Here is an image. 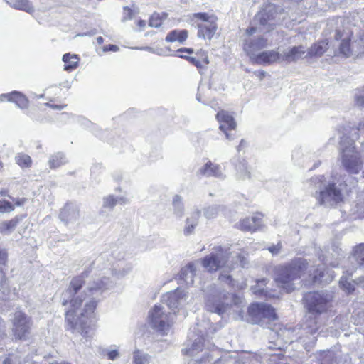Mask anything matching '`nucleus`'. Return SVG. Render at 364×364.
Instances as JSON below:
<instances>
[{
  "mask_svg": "<svg viewBox=\"0 0 364 364\" xmlns=\"http://www.w3.org/2000/svg\"><path fill=\"white\" fill-rule=\"evenodd\" d=\"M309 269L308 261L295 257L290 261L275 267L274 282L281 294H290L296 289L295 281L300 279Z\"/></svg>",
  "mask_w": 364,
  "mask_h": 364,
  "instance_id": "obj_1",
  "label": "nucleus"
},
{
  "mask_svg": "<svg viewBox=\"0 0 364 364\" xmlns=\"http://www.w3.org/2000/svg\"><path fill=\"white\" fill-rule=\"evenodd\" d=\"M88 274L89 272L85 271L80 274L73 277L67 289V292L72 298L69 301H63V305L65 306L68 304L70 305L69 309L65 312V322L69 329L75 328L77 324L75 318V313H77L82 306L83 299L81 296H77L76 294L85 285V278Z\"/></svg>",
  "mask_w": 364,
  "mask_h": 364,
  "instance_id": "obj_2",
  "label": "nucleus"
},
{
  "mask_svg": "<svg viewBox=\"0 0 364 364\" xmlns=\"http://www.w3.org/2000/svg\"><path fill=\"white\" fill-rule=\"evenodd\" d=\"M302 301L307 312L310 314L309 320L318 323V317L327 313L331 307V299L323 293L312 291L306 293Z\"/></svg>",
  "mask_w": 364,
  "mask_h": 364,
  "instance_id": "obj_3",
  "label": "nucleus"
},
{
  "mask_svg": "<svg viewBox=\"0 0 364 364\" xmlns=\"http://www.w3.org/2000/svg\"><path fill=\"white\" fill-rule=\"evenodd\" d=\"M353 38V32L347 28H343L336 31L335 39L340 41L338 48L333 53V56L349 58L353 53L355 48L358 53H364V38H361L359 41H355V45H353L351 40Z\"/></svg>",
  "mask_w": 364,
  "mask_h": 364,
  "instance_id": "obj_4",
  "label": "nucleus"
},
{
  "mask_svg": "<svg viewBox=\"0 0 364 364\" xmlns=\"http://www.w3.org/2000/svg\"><path fill=\"white\" fill-rule=\"evenodd\" d=\"M247 315L252 323L260 326L278 320L276 309L270 304L262 302L250 304L247 309Z\"/></svg>",
  "mask_w": 364,
  "mask_h": 364,
  "instance_id": "obj_5",
  "label": "nucleus"
},
{
  "mask_svg": "<svg viewBox=\"0 0 364 364\" xmlns=\"http://www.w3.org/2000/svg\"><path fill=\"white\" fill-rule=\"evenodd\" d=\"M230 253L221 247H217L214 252L200 259L202 267L209 273H215L228 266Z\"/></svg>",
  "mask_w": 364,
  "mask_h": 364,
  "instance_id": "obj_6",
  "label": "nucleus"
},
{
  "mask_svg": "<svg viewBox=\"0 0 364 364\" xmlns=\"http://www.w3.org/2000/svg\"><path fill=\"white\" fill-rule=\"evenodd\" d=\"M169 316L170 314L164 313L160 306L154 305L149 313V321L154 329L165 334L171 326Z\"/></svg>",
  "mask_w": 364,
  "mask_h": 364,
  "instance_id": "obj_7",
  "label": "nucleus"
},
{
  "mask_svg": "<svg viewBox=\"0 0 364 364\" xmlns=\"http://www.w3.org/2000/svg\"><path fill=\"white\" fill-rule=\"evenodd\" d=\"M31 319L22 311H17L14 314L13 321V334L17 340H25L29 333Z\"/></svg>",
  "mask_w": 364,
  "mask_h": 364,
  "instance_id": "obj_8",
  "label": "nucleus"
},
{
  "mask_svg": "<svg viewBox=\"0 0 364 364\" xmlns=\"http://www.w3.org/2000/svg\"><path fill=\"white\" fill-rule=\"evenodd\" d=\"M97 301L92 299L85 304L83 310L80 314V317H77L75 316L77 324L75 329L78 328L80 333L84 336L88 334L90 326L89 325H87V322L85 321L82 318L91 316L94 314L97 308ZM73 330H74V328Z\"/></svg>",
  "mask_w": 364,
  "mask_h": 364,
  "instance_id": "obj_9",
  "label": "nucleus"
},
{
  "mask_svg": "<svg viewBox=\"0 0 364 364\" xmlns=\"http://www.w3.org/2000/svg\"><path fill=\"white\" fill-rule=\"evenodd\" d=\"M262 220L263 214L257 212L251 216L241 219L236 225V228L243 232H254L262 227Z\"/></svg>",
  "mask_w": 364,
  "mask_h": 364,
  "instance_id": "obj_10",
  "label": "nucleus"
},
{
  "mask_svg": "<svg viewBox=\"0 0 364 364\" xmlns=\"http://www.w3.org/2000/svg\"><path fill=\"white\" fill-rule=\"evenodd\" d=\"M215 118L219 123V129L222 131L228 139H231L230 131L235 130L237 123L233 116L226 110H220L217 112Z\"/></svg>",
  "mask_w": 364,
  "mask_h": 364,
  "instance_id": "obj_11",
  "label": "nucleus"
},
{
  "mask_svg": "<svg viewBox=\"0 0 364 364\" xmlns=\"http://www.w3.org/2000/svg\"><path fill=\"white\" fill-rule=\"evenodd\" d=\"M6 197H11L9 196V191L6 188H2L0 190V213H6L13 212L16 206L23 205L26 202L25 198H13V201L11 202L5 199Z\"/></svg>",
  "mask_w": 364,
  "mask_h": 364,
  "instance_id": "obj_12",
  "label": "nucleus"
},
{
  "mask_svg": "<svg viewBox=\"0 0 364 364\" xmlns=\"http://www.w3.org/2000/svg\"><path fill=\"white\" fill-rule=\"evenodd\" d=\"M328 198H330L336 203L342 202L343 200V194L340 189L337 188L335 183L328 184L325 190L318 193L316 199L320 205L324 204Z\"/></svg>",
  "mask_w": 364,
  "mask_h": 364,
  "instance_id": "obj_13",
  "label": "nucleus"
},
{
  "mask_svg": "<svg viewBox=\"0 0 364 364\" xmlns=\"http://www.w3.org/2000/svg\"><path fill=\"white\" fill-rule=\"evenodd\" d=\"M342 164L348 172L354 174L359 173L363 165L358 153L354 151H352L350 154L343 155Z\"/></svg>",
  "mask_w": 364,
  "mask_h": 364,
  "instance_id": "obj_14",
  "label": "nucleus"
},
{
  "mask_svg": "<svg viewBox=\"0 0 364 364\" xmlns=\"http://www.w3.org/2000/svg\"><path fill=\"white\" fill-rule=\"evenodd\" d=\"M268 282V279L264 278L258 279L255 285L252 287L253 294L259 297L265 299L279 298V296L275 294V290L267 287Z\"/></svg>",
  "mask_w": 364,
  "mask_h": 364,
  "instance_id": "obj_15",
  "label": "nucleus"
},
{
  "mask_svg": "<svg viewBox=\"0 0 364 364\" xmlns=\"http://www.w3.org/2000/svg\"><path fill=\"white\" fill-rule=\"evenodd\" d=\"M181 58L186 59L191 64L196 66L201 72L209 63L208 56L205 51L200 50L196 53L195 56L179 55Z\"/></svg>",
  "mask_w": 364,
  "mask_h": 364,
  "instance_id": "obj_16",
  "label": "nucleus"
},
{
  "mask_svg": "<svg viewBox=\"0 0 364 364\" xmlns=\"http://www.w3.org/2000/svg\"><path fill=\"white\" fill-rule=\"evenodd\" d=\"M268 39L264 37H259L255 40H245L243 44V50L248 55L267 48Z\"/></svg>",
  "mask_w": 364,
  "mask_h": 364,
  "instance_id": "obj_17",
  "label": "nucleus"
},
{
  "mask_svg": "<svg viewBox=\"0 0 364 364\" xmlns=\"http://www.w3.org/2000/svg\"><path fill=\"white\" fill-rule=\"evenodd\" d=\"M279 59V53L274 50L263 51L252 58V63L258 65H269Z\"/></svg>",
  "mask_w": 364,
  "mask_h": 364,
  "instance_id": "obj_18",
  "label": "nucleus"
},
{
  "mask_svg": "<svg viewBox=\"0 0 364 364\" xmlns=\"http://www.w3.org/2000/svg\"><path fill=\"white\" fill-rule=\"evenodd\" d=\"M1 101H9L16 103L21 108H25L28 105V100L22 93L13 91L9 93L2 94L0 95Z\"/></svg>",
  "mask_w": 364,
  "mask_h": 364,
  "instance_id": "obj_19",
  "label": "nucleus"
},
{
  "mask_svg": "<svg viewBox=\"0 0 364 364\" xmlns=\"http://www.w3.org/2000/svg\"><path fill=\"white\" fill-rule=\"evenodd\" d=\"M329 48V41L326 38L319 40L311 45L307 55L309 57H321Z\"/></svg>",
  "mask_w": 364,
  "mask_h": 364,
  "instance_id": "obj_20",
  "label": "nucleus"
},
{
  "mask_svg": "<svg viewBox=\"0 0 364 364\" xmlns=\"http://www.w3.org/2000/svg\"><path fill=\"white\" fill-rule=\"evenodd\" d=\"M26 217L27 214L17 215L11 220L0 223V232L8 233L12 231Z\"/></svg>",
  "mask_w": 364,
  "mask_h": 364,
  "instance_id": "obj_21",
  "label": "nucleus"
},
{
  "mask_svg": "<svg viewBox=\"0 0 364 364\" xmlns=\"http://www.w3.org/2000/svg\"><path fill=\"white\" fill-rule=\"evenodd\" d=\"M274 9L272 4L265 5L256 14L255 19L259 23H267L273 18Z\"/></svg>",
  "mask_w": 364,
  "mask_h": 364,
  "instance_id": "obj_22",
  "label": "nucleus"
},
{
  "mask_svg": "<svg viewBox=\"0 0 364 364\" xmlns=\"http://www.w3.org/2000/svg\"><path fill=\"white\" fill-rule=\"evenodd\" d=\"M188 32L186 29L178 30L175 29L170 31L166 36V41L168 43L178 42L183 43L188 38Z\"/></svg>",
  "mask_w": 364,
  "mask_h": 364,
  "instance_id": "obj_23",
  "label": "nucleus"
},
{
  "mask_svg": "<svg viewBox=\"0 0 364 364\" xmlns=\"http://www.w3.org/2000/svg\"><path fill=\"white\" fill-rule=\"evenodd\" d=\"M198 174L201 176H219L220 175V166L209 161L199 169Z\"/></svg>",
  "mask_w": 364,
  "mask_h": 364,
  "instance_id": "obj_24",
  "label": "nucleus"
},
{
  "mask_svg": "<svg viewBox=\"0 0 364 364\" xmlns=\"http://www.w3.org/2000/svg\"><path fill=\"white\" fill-rule=\"evenodd\" d=\"M64 62V70L68 72L75 70L80 62V58L77 55L66 53L63 56Z\"/></svg>",
  "mask_w": 364,
  "mask_h": 364,
  "instance_id": "obj_25",
  "label": "nucleus"
},
{
  "mask_svg": "<svg viewBox=\"0 0 364 364\" xmlns=\"http://www.w3.org/2000/svg\"><path fill=\"white\" fill-rule=\"evenodd\" d=\"M305 53L306 51L304 46H294L284 54V58L287 61H296L302 58Z\"/></svg>",
  "mask_w": 364,
  "mask_h": 364,
  "instance_id": "obj_26",
  "label": "nucleus"
},
{
  "mask_svg": "<svg viewBox=\"0 0 364 364\" xmlns=\"http://www.w3.org/2000/svg\"><path fill=\"white\" fill-rule=\"evenodd\" d=\"M217 26L215 24H199L198 36L204 39H210L215 33Z\"/></svg>",
  "mask_w": 364,
  "mask_h": 364,
  "instance_id": "obj_27",
  "label": "nucleus"
},
{
  "mask_svg": "<svg viewBox=\"0 0 364 364\" xmlns=\"http://www.w3.org/2000/svg\"><path fill=\"white\" fill-rule=\"evenodd\" d=\"M10 5L16 9L22 10L31 14L34 12V7L28 0H11Z\"/></svg>",
  "mask_w": 364,
  "mask_h": 364,
  "instance_id": "obj_28",
  "label": "nucleus"
},
{
  "mask_svg": "<svg viewBox=\"0 0 364 364\" xmlns=\"http://www.w3.org/2000/svg\"><path fill=\"white\" fill-rule=\"evenodd\" d=\"M16 164L21 168H28L32 166L33 161L31 157L25 153H18L15 156Z\"/></svg>",
  "mask_w": 364,
  "mask_h": 364,
  "instance_id": "obj_29",
  "label": "nucleus"
},
{
  "mask_svg": "<svg viewBox=\"0 0 364 364\" xmlns=\"http://www.w3.org/2000/svg\"><path fill=\"white\" fill-rule=\"evenodd\" d=\"M139 13V9L134 5L132 7L124 6L123 8V19L124 21L132 20Z\"/></svg>",
  "mask_w": 364,
  "mask_h": 364,
  "instance_id": "obj_30",
  "label": "nucleus"
},
{
  "mask_svg": "<svg viewBox=\"0 0 364 364\" xmlns=\"http://www.w3.org/2000/svg\"><path fill=\"white\" fill-rule=\"evenodd\" d=\"M64 164V156L60 154L53 155L49 160V166L51 168H57Z\"/></svg>",
  "mask_w": 364,
  "mask_h": 364,
  "instance_id": "obj_31",
  "label": "nucleus"
},
{
  "mask_svg": "<svg viewBox=\"0 0 364 364\" xmlns=\"http://www.w3.org/2000/svg\"><path fill=\"white\" fill-rule=\"evenodd\" d=\"M324 274L323 269L319 268L315 269L313 272L309 274V283L314 284L317 282H320L324 277Z\"/></svg>",
  "mask_w": 364,
  "mask_h": 364,
  "instance_id": "obj_32",
  "label": "nucleus"
},
{
  "mask_svg": "<svg viewBox=\"0 0 364 364\" xmlns=\"http://www.w3.org/2000/svg\"><path fill=\"white\" fill-rule=\"evenodd\" d=\"M218 279L220 283L226 284L230 287H234L235 285V279L229 274L220 273Z\"/></svg>",
  "mask_w": 364,
  "mask_h": 364,
  "instance_id": "obj_33",
  "label": "nucleus"
},
{
  "mask_svg": "<svg viewBox=\"0 0 364 364\" xmlns=\"http://www.w3.org/2000/svg\"><path fill=\"white\" fill-rule=\"evenodd\" d=\"M148 355L141 354L140 350H136L134 352V364H148Z\"/></svg>",
  "mask_w": 364,
  "mask_h": 364,
  "instance_id": "obj_34",
  "label": "nucleus"
},
{
  "mask_svg": "<svg viewBox=\"0 0 364 364\" xmlns=\"http://www.w3.org/2000/svg\"><path fill=\"white\" fill-rule=\"evenodd\" d=\"M355 256L358 263L360 266H364V244H360L357 247Z\"/></svg>",
  "mask_w": 364,
  "mask_h": 364,
  "instance_id": "obj_35",
  "label": "nucleus"
},
{
  "mask_svg": "<svg viewBox=\"0 0 364 364\" xmlns=\"http://www.w3.org/2000/svg\"><path fill=\"white\" fill-rule=\"evenodd\" d=\"M236 259L237 261L235 263H232L228 266L230 270H232L235 268V264H238L242 267H243L247 264V256L243 252L238 253L237 255Z\"/></svg>",
  "mask_w": 364,
  "mask_h": 364,
  "instance_id": "obj_36",
  "label": "nucleus"
},
{
  "mask_svg": "<svg viewBox=\"0 0 364 364\" xmlns=\"http://www.w3.org/2000/svg\"><path fill=\"white\" fill-rule=\"evenodd\" d=\"M168 14L165 12H154L150 18L149 23H162L166 20Z\"/></svg>",
  "mask_w": 364,
  "mask_h": 364,
  "instance_id": "obj_37",
  "label": "nucleus"
},
{
  "mask_svg": "<svg viewBox=\"0 0 364 364\" xmlns=\"http://www.w3.org/2000/svg\"><path fill=\"white\" fill-rule=\"evenodd\" d=\"M341 287L348 294H351L355 291L353 284L348 282L346 279H341L340 281Z\"/></svg>",
  "mask_w": 364,
  "mask_h": 364,
  "instance_id": "obj_38",
  "label": "nucleus"
},
{
  "mask_svg": "<svg viewBox=\"0 0 364 364\" xmlns=\"http://www.w3.org/2000/svg\"><path fill=\"white\" fill-rule=\"evenodd\" d=\"M117 204V199L113 196L107 197L105 200L104 206L108 208H112Z\"/></svg>",
  "mask_w": 364,
  "mask_h": 364,
  "instance_id": "obj_39",
  "label": "nucleus"
},
{
  "mask_svg": "<svg viewBox=\"0 0 364 364\" xmlns=\"http://www.w3.org/2000/svg\"><path fill=\"white\" fill-rule=\"evenodd\" d=\"M193 16L197 20H200L203 22L210 21V17L206 13H197V14H194Z\"/></svg>",
  "mask_w": 364,
  "mask_h": 364,
  "instance_id": "obj_40",
  "label": "nucleus"
},
{
  "mask_svg": "<svg viewBox=\"0 0 364 364\" xmlns=\"http://www.w3.org/2000/svg\"><path fill=\"white\" fill-rule=\"evenodd\" d=\"M8 259V253L6 250L0 248V265H6Z\"/></svg>",
  "mask_w": 364,
  "mask_h": 364,
  "instance_id": "obj_41",
  "label": "nucleus"
},
{
  "mask_svg": "<svg viewBox=\"0 0 364 364\" xmlns=\"http://www.w3.org/2000/svg\"><path fill=\"white\" fill-rule=\"evenodd\" d=\"M119 50V47L116 45H107L102 47V50L103 53L107 52H117Z\"/></svg>",
  "mask_w": 364,
  "mask_h": 364,
  "instance_id": "obj_42",
  "label": "nucleus"
},
{
  "mask_svg": "<svg viewBox=\"0 0 364 364\" xmlns=\"http://www.w3.org/2000/svg\"><path fill=\"white\" fill-rule=\"evenodd\" d=\"M46 106L48 107L53 109H58L61 110L67 107V104L65 103H61V104H55L52 102L46 103Z\"/></svg>",
  "mask_w": 364,
  "mask_h": 364,
  "instance_id": "obj_43",
  "label": "nucleus"
},
{
  "mask_svg": "<svg viewBox=\"0 0 364 364\" xmlns=\"http://www.w3.org/2000/svg\"><path fill=\"white\" fill-rule=\"evenodd\" d=\"M186 271H189L193 275L196 272V267L194 263L190 262L186 266Z\"/></svg>",
  "mask_w": 364,
  "mask_h": 364,
  "instance_id": "obj_44",
  "label": "nucleus"
},
{
  "mask_svg": "<svg viewBox=\"0 0 364 364\" xmlns=\"http://www.w3.org/2000/svg\"><path fill=\"white\" fill-rule=\"evenodd\" d=\"M118 355H119V353H118L117 350H111V351L108 352V353H107V357L111 360H115Z\"/></svg>",
  "mask_w": 364,
  "mask_h": 364,
  "instance_id": "obj_45",
  "label": "nucleus"
},
{
  "mask_svg": "<svg viewBox=\"0 0 364 364\" xmlns=\"http://www.w3.org/2000/svg\"><path fill=\"white\" fill-rule=\"evenodd\" d=\"M255 75L259 80H262L266 77L267 73L264 70H258L255 72Z\"/></svg>",
  "mask_w": 364,
  "mask_h": 364,
  "instance_id": "obj_46",
  "label": "nucleus"
},
{
  "mask_svg": "<svg viewBox=\"0 0 364 364\" xmlns=\"http://www.w3.org/2000/svg\"><path fill=\"white\" fill-rule=\"evenodd\" d=\"M178 53H186L188 54H193V50L192 48H182L177 50Z\"/></svg>",
  "mask_w": 364,
  "mask_h": 364,
  "instance_id": "obj_47",
  "label": "nucleus"
},
{
  "mask_svg": "<svg viewBox=\"0 0 364 364\" xmlns=\"http://www.w3.org/2000/svg\"><path fill=\"white\" fill-rule=\"evenodd\" d=\"M246 146V142L244 139H242L239 144V145L237 146V151H242Z\"/></svg>",
  "mask_w": 364,
  "mask_h": 364,
  "instance_id": "obj_48",
  "label": "nucleus"
},
{
  "mask_svg": "<svg viewBox=\"0 0 364 364\" xmlns=\"http://www.w3.org/2000/svg\"><path fill=\"white\" fill-rule=\"evenodd\" d=\"M246 34L248 36H252L256 32V28L254 27H250L247 29H246Z\"/></svg>",
  "mask_w": 364,
  "mask_h": 364,
  "instance_id": "obj_49",
  "label": "nucleus"
},
{
  "mask_svg": "<svg viewBox=\"0 0 364 364\" xmlns=\"http://www.w3.org/2000/svg\"><path fill=\"white\" fill-rule=\"evenodd\" d=\"M357 103L364 107V96H359L357 97Z\"/></svg>",
  "mask_w": 364,
  "mask_h": 364,
  "instance_id": "obj_50",
  "label": "nucleus"
},
{
  "mask_svg": "<svg viewBox=\"0 0 364 364\" xmlns=\"http://www.w3.org/2000/svg\"><path fill=\"white\" fill-rule=\"evenodd\" d=\"M269 250L272 253H277L279 251V248H277L276 247H270Z\"/></svg>",
  "mask_w": 364,
  "mask_h": 364,
  "instance_id": "obj_51",
  "label": "nucleus"
},
{
  "mask_svg": "<svg viewBox=\"0 0 364 364\" xmlns=\"http://www.w3.org/2000/svg\"><path fill=\"white\" fill-rule=\"evenodd\" d=\"M97 43L99 45H102L104 43V38L102 36H99L97 38Z\"/></svg>",
  "mask_w": 364,
  "mask_h": 364,
  "instance_id": "obj_52",
  "label": "nucleus"
},
{
  "mask_svg": "<svg viewBox=\"0 0 364 364\" xmlns=\"http://www.w3.org/2000/svg\"><path fill=\"white\" fill-rule=\"evenodd\" d=\"M196 364H207L206 360L204 359H200L196 361Z\"/></svg>",
  "mask_w": 364,
  "mask_h": 364,
  "instance_id": "obj_53",
  "label": "nucleus"
},
{
  "mask_svg": "<svg viewBox=\"0 0 364 364\" xmlns=\"http://www.w3.org/2000/svg\"><path fill=\"white\" fill-rule=\"evenodd\" d=\"M181 202V198L178 196H176L173 199V203H180Z\"/></svg>",
  "mask_w": 364,
  "mask_h": 364,
  "instance_id": "obj_54",
  "label": "nucleus"
},
{
  "mask_svg": "<svg viewBox=\"0 0 364 364\" xmlns=\"http://www.w3.org/2000/svg\"><path fill=\"white\" fill-rule=\"evenodd\" d=\"M3 364H11V359L7 358L4 360Z\"/></svg>",
  "mask_w": 364,
  "mask_h": 364,
  "instance_id": "obj_55",
  "label": "nucleus"
},
{
  "mask_svg": "<svg viewBox=\"0 0 364 364\" xmlns=\"http://www.w3.org/2000/svg\"><path fill=\"white\" fill-rule=\"evenodd\" d=\"M1 274H2V281L6 280V277L3 271H1Z\"/></svg>",
  "mask_w": 364,
  "mask_h": 364,
  "instance_id": "obj_56",
  "label": "nucleus"
},
{
  "mask_svg": "<svg viewBox=\"0 0 364 364\" xmlns=\"http://www.w3.org/2000/svg\"><path fill=\"white\" fill-rule=\"evenodd\" d=\"M161 24H159V23H156V24H149V26H154V27L156 28H159Z\"/></svg>",
  "mask_w": 364,
  "mask_h": 364,
  "instance_id": "obj_57",
  "label": "nucleus"
},
{
  "mask_svg": "<svg viewBox=\"0 0 364 364\" xmlns=\"http://www.w3.org/2000/svg\"><path fill=\"white\" fill-rule=\"evenodd\" d=\"M94 290V288H90V291H92Z\"/></svg>",
  "mask_w": 364,
  "mask_h": 364,
  "instance_id": "obj_58",
  "label": "nucleus"
},
{
  "mask_svg": "<svg viewBox=\"0 0 364 364\" xmlns=\"http://www.w3.org/2000/svg\"><path fill=\"white\" fill-rule=\"evenodd\" d=\"M138 23H144V21L140 20Z\"/></svg>",
  "mask_w": 364,
  "mask_h": 364,
  "instance_id": "obj_59",
  "label": "nucleus"
},
{
  "mask_svg": "<svg viewBox=\"0 0 364 364\" xmlns=\"http://www.w3.org/2000/svg\"><path fill=\"white\" fill-rule=\"evenodd\" d=\"M139 25H140L141 26H145V24H142V23H140Z\"/></svg>",
  "mask_w": 364,
  "mask_h": 364,
  "instance_id": "obj_60",
  "label": "nucleus"
}]
</instances>
